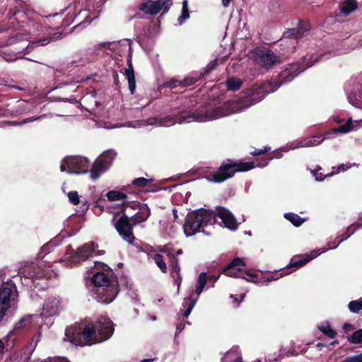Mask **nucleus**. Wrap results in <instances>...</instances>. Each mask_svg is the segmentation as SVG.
Returning a JSON list of instances; mask_svg holds the SVG:
<instances>
[{
	"instance_id": "f257e3e1",
	"label": "nucleus",
	"mask_w": 362,
	"mask_h": 362,
	"mask_svg": "<svg viewBox=\"0 0 362 362\" xmlns=\"http://www.w3.org/2000/svg\"><path fill=\"white\" fill-rule=\"evenodd\" d=\"M195 98H185L180 105L171 109V115L158 119L160 126L170 127L176 122L179 124L191 122H204L216 119L227 115L226 110L221 106L211 108L207 105H200L194 109L197 105Z\"/></svg>"
},
{
	"instance_id": "f03ea898",
	"label": "nucleus",
	"mask_w": 362,
	"mask_h": 362,
	"mask_svg": "<svg viewBox=\"0 0 362 362\" xmlns=\"http://www.w3.org/2000/svg\"><path fill=\"white\" fill-rule=\"evenodd\" d=\"M281 154L278 153L274 156L269 157L267 159H257L255 162H243L234 161L227 159L223 162L220 167L216 171L207 170L204 173V177L209 182L221 183L233 177L235 173L246 172L255 168V166L264 168L266 167L269 161L274 158H281Z\"/></svg>"
},
{
	"instance_id": "7ed1b4c3",
	"label": "nucleus",
	"mask_w": 362,
	"mask_h": 362,
	"mask_svg": "<svg viewBox=\"0 0 362 362\" xmlns=\"http://www.w3.org/2000/svg\"><path fill=\"white\" fill-rule=\"evenodd\" d=\"M93 297L99 303H112L119 293L118 282L112 270L96 272L93 278Z\"/></svg>"
},
{
	"instance_id": "20e7f679",
	"label": "nucleus",
	"mask_w": 362,
	"mask_h": 362,
	"mask_svg": "<svg viewBox=\"0 0 362 362\" xmlns=\"http://www.w3.org/2000/svg\"><path fill=\"white\" fill-rule=\"evenodd\" d=\"M216 223L215 212L209 209H199L189 213L183 226L187 237L192 236L198 232H204L203 228Z\"/></svg>"
},
{
	"instance_id": "39448f33",
	"label": "nucleus",
	"mask_w": 362,
	"mask_h": 362,
	"mask_svg": "<svg viewBox=\"0 0 362 362\" xmlns=\"http://www.w3.org/2000/svg\"><path fill=\"white\" fill-rule=\"evenodd\" d=\"M245 262L240 257H235L234 258L227 266H226L222 269V273L224 274L226 276H231V277H238V278H243L247 281H250L247 278H250L252 281L256 283V284H263V283H268L271 282L272 281L278 280L279 278L283 277L286 273H281V274H269L268 276H264L261 277L259 279H257V274L255 273H251L247 271H245L242 269H240L239 267H245Z\"/></svg>"
},
{
	"instance_id": "423d86ee",
	"label": "nucleus",
	"mask_w": 362,
	"mask_h": 362,
	"mask_svg": "<svg viewBox=\"0 0 362 362\" xmlns=\"http://www.w3.org/2000/svg\"><path fill=\"white\" fill-rule=\"evenodd\" d=\"M66 339L72 344L84 346L98 341L96 327L93 323L87 324L81 329L79 327H69L65 330Z\"/></svg>"
},
{
	"instance_id": "0eeeda50",
	"label": "nucleus",
	"mask_w": 362,
	"mask_h": 362,
	"mask_svg": "<svg viewBox=\"0 0 362 362\" xmlns=\"http://www.w3.org/2000/svg\"><path fill=\"white\" fill-rule=\"evenodd\" d=\"M18 296L16 286L11 279L2 284L0 288V322L7 310L10 308L11 302L14 301Z\"/></svg>"
},
{
	"instance_id": "6e6552de",
	"label": "nucleus",
	"mask_w": 362,
	"mask_h": 362,
	"mask_svg": "<svg viewBox=\"0 0 362 362\" xmlns=\"http://www.w3.org/2000/svg\"><path fill=\"white\" fill-rule=\"evenodd\" d=\"M313 64L314 62H308L307 64H304V63L300 62L288 64L279 74L276 80L274 82V88L276 90L282 84L291 81L300 72Z\"/></svg>"
},
{
	"instance_id": "1a4fd4ad",
	"label": "nucleus",
	"mask_w": 362,
	"mask_h": 362,
	"mask_svg": "<svg viewBox=\"0 0 362 362\" xmlns=\"http://www.w3.org/2000/svg\"><path fill=\"white\" fill-rule=\"evenodd\" d=\"M267 93L264 87L255 83L250 88L242 91L237 101L241 108L248 107L262 100Z\"/></svg>"
},
{
	"instance_id": "9d476101",
	"label": "nucleus",
	"mask_w": 362,
	"mask_h": 362,
	"mask_svg": "<svg viewBox=\"0 0 362 362\" xmlns=\"http://www.w3.org/2000/svg\"><path fill=\"white\" fill-rule=\"evenodd\" d=\"M89 160L83 156H74L64 158L60 165L62 172L67 171L69 173H86L88 172Z\"/></svg>"
},
{
	"instance_id": "9b49d317",
	"label": "nucleus",
	"mask_w": 362,
	"mask_h": 362,
	"mask_svg": "<svg viewBox=\"0 0 362 362\" xmlns=\"http://www.w3.org/2000/svg\"><path fill=\"white\" fill-rule=\"evenodd\" d=\"M253 53L255 62L265 70H269L275 64L281 63L280 57L267 47H257Z\"/></svg>"
},
{
	"instance_id": "f8f14e48",
	"label": "nucleus",
	"mask_w": 362,
	"mask_h": 362,
	"mask_svg": "<svg viewBox=\"0 0 362 362\" xmlns=\"http://www.w3.org/2000/svg\"><path fill=\"white\" fill-rule=\"evenodd\" d=\"M301 37H303V34L299 29L291 28L285 31L279 41L281 54L287 57L295 52L298 40Z\"/></svg>"
},
{
	"instance_id": "ddd939ff",
	"label": "nucleus",
	"mask_w": 362,
	"mask_h": 362,
	"mask_svg": "<svg viewBox=\"0 0 362 362\" xmlns=\"http://www.w3.org/2000/svg\"><path fill=\"white\" fill-rule=\"evenodd\" d=\"M98 247V244L93 241L85 243L83 245L78 247L74 254L70 256L66 262V266L73 267L79 265L81 262L92 257L93 253Z\"/></svg>"
},
{
	"instance_id": "4468645a",
	"label": "nucleus",
	"mask_w": 362,
	"mask_h": 362,
	"mask_svg": "<svg viewBox=\"0 0 362 362\" xmlns=\"http://www.w3.org/2000/svg\"><path fill=\"white\" fill-rule=\"evenodd\" d=\"M353 129V123L351 119H349L344 125L338 127L332 128L327 132L323 137L322 134H317L304 141L302 145L305 147L315 146L321 144L326 139H331L337 133H347Z\"/></svg>"
},
{
	"instance_id": "2eb2a0df",
	"label": "nucleus",
	"mask_w": 362,
	"mask_h": 362,
	"mask_svg": "<svg viewBox=\"0 0 362 362\" xmlns=\"http://www.w3.org/2000/svg\"><path fill=\"white\" fill-rule=\"evenodd\" d=\"M122 216L115 223V228L122 238L130 243H132L135 238L133 234V224L131 218L126 214L124 209H122Z\"/></svg>"
},
{
	"instance_id": "dca6fc26",
	"label": "nucleus",
	"mask_w": 362,
	"mask_h": 362,
	"mask_svg": "<svg viewBox=\"0 0 362 362\" xmlns=\"http://www.w3.org/2000/svg\"><path fill=\"white\" fill-rule=\"evenodd\" d=\"M94 325L96 327L98 341H104L110 339L113 334L114 323L107 316L101 315L98 317Z\"/></svg>"
},
{
	"instance_id": "f3484780",
	"label": "nucleus",
	"mask_w": 362,
	"mask_h": 362,
	"mask_svg": "<svg viewBox=\"0 0 362 362\" xmlns=\"http://www.w3.org/2000/svg\"><path fill=\"white\" fill-rule=\"evenodd\" d=\"M26 320L22 318L15 327V329L11 331L4 339L3 346L4 353L12 350L15 346H18L22 337L21 329L25 327V322Z\"/></svg>"
},
{
	"instance_id": "a211bd4d",
	"label": "nucleus",
	"mask_w": 362,
	"mask_h": 362,
	"mask_svg": "<svg viewBox=\"0 0 362 362\" xmlns=\"http://www.w3.org/2000/svg\"><path fill=\"white\" fill-rule=\"evenodd\" d=\"M130 207L133 209H138V211L131 217L134 225H137L146 221L151 215V211L147 204H140L136 202H124L123 208L124 210Z\"/></svg>"
},
{
	"instance_id": "6ab92c4d",
	"label": "nucleus",
	"mask_w": 362,
	"mask_h": 362,
	"mask_svg": "<svg viewBox=\"0 0 362 362\" xmlns=\"http://www.w3.org/2000/svg\"><path fill=\"white\" fill-rule=\"evenodd\" d=\"M168 0H157L156 1H147L139 6V9L146 14L155 15L158 13L163 8L164 12H167L168 8L165 7Z\"/></svg>"
},
{
	"instance_id": "aec40b11",
	"label": "nucleus",
	"mask_w": 362,
	"mask_h": 362,
	"mask_svg": "<svg viewBox=\"0 0 362 362\" xmlns=\"http://www.w3.org/2000/svg\"><path fill=\"white\" fill-rule=\"evenodd\" d=\"M216 217L218 216L221 219L224 226L230 230H236L238 228V223L235 216L232 213L227 209L218 206L216 209V213H215Z\"/></svg>"
},
{
	"instance_id": "412c9836",
	"label": "nucleus",
	"mask_w": 362,
	"mask_h": 362,
	"mask_svg": "<svg viewBox=\"0 0 362 362\" xmlns=\"http://www.w3.org/2000/svg\"><path fill=\"white\" fill-rule=\"evenodd\" d=\"M27 35L25 34L17 33L15 35L9 37L7 44L11 45L17 42H23V45L16 49L18 53L28 54L30 52L29 45L27 44V40L24 41V39H25Z\"/></svg>"
},
{
	"instance_id": "4be33fe9",
	"label": "nucleus",
	"mask_w": 362,
	"mask_h": 362,
	"mask_svg": "<svg viewBox=\"0 0 362 362\" xmlns=\"http://www.w3.org/2000/svg\"><path fill=\"white\" fill-rule=\"evenodd\" d=\"M153 179H146L144 177H138L134 179L132 185L138 188L141 187H147L146 191L147 192H157L160 189L158 185L156 184H153Z\"/></svg>"
},
{
	"instance_id": "5701e85b",
	"label": "nucleus",
	"mask_w": 362,
	"mask_h": 362,
	"mask_svg": "<svg viewBox=\"0 0 362 362\" xmlns=\"http://www.w3.org/2000/svg\"><path fill=\"white\" fill-rule=\"evenodd\" d=\"M361 227H362V223H354V224H351V226H349L347 228L346 233H343L340 236H338L336 238V240L332 243V245L329 246V248H331V249L336 248L341 242L348 239L351 235H353L357 228H359Z\"/></svg>"
},
{
	"instance_id": "b1692460",
	"label": "nucleus",
	"mask_w": 362,
	"mask_h": 362,
	"mask_svg": "<svg viewBox=\"0 0 362 362\" xmlns=\"http://www.w3.org/2000/svg\"><path fill=\"white\" fill-rule=\"evenodd\" d=\"M317 252H315V254L312 255H308L306 257H293V258H291L289 264L286 266V269H289L291 268H294V270H296V269L300 268L305 265L313 258L317 257Z\"/></svg>"
},
{
	"instance_id": "393cba45",
	"label": "nucleus",
	"mask_w": 362,
	"mask_h": 362,
	"mask_svg": "<svg viewBox=\"0 0 362 362\" xmlns=\"http://www.w3.org/2000/svg\"><path fill=\"white\" fill-rule=\"evenodd\" d=\"M128 68L125 69L124 75L128 81L129 89L131 94H134L136 90V80L135 74L132 63V59H129L127 61Z\"/></svg>"
},
{
	"instance_id": "a878e982",
	"label": "nucleus",
	"mask_w": 362,
	"mask_h": 362,
	"mask_svg": "<svg viewBox=\"0 0 362 362\" xmlns=\"http://www.w3.org/2000/svg\"><path fill=\"white\" fill-rule=\"evenodd\" d=\"M108 168L103 165L101 161L96 159L92 165L91 168L88 170L90 178L93 180H97L103 173Z\"/></svg>"
},
{
	"instance_id": "bb28decb",
	"label": "nucleus",
	"mask_w": 362,
	"mask_h": 362,
	"mask_svg": "<svg viewBox=\"0 0 362 362\" xmlns=\"http://www.w3.org/2000/svg\"><path fill=\"white\" fill-rule=\"evenodd\" d=\"M117 153L113 151H107L103 152L97 159L101 161L107 168L112 165L113 160L115 159Z\"/></svg>"
},
{
	"instance_id": "cd10ccee",
	"label": "nucleus",
	"mask_w": 362,
	"mask_h": 362,
	"mask_svg": "<svg viewBox=\"0 0 362 362\" xmlns=\"http://www.w3.org/2000/svg\"><path fill=\"white\" fill-rule=\"evenodd\" d=\"M106 197L109 201H117V200H122V209H123V203L124 202H127L126 199L127 198V196L126 194L116 191V190H112L108 192L106 194Z\"/></svg>"
},
{
	"instance_id": "c85d7f7f",
	"label": "nucleus",
	"mask_w": 362,
	"mask_h": 362,
	"mask_svg": "<svg viewBox=\"0 0 362 362\" xmlns=\"http://www.w3.org/2000/svg\"><path fill=\"white\" fill-rule=\"evenodd\" d=\"M321 169H322L321 167H317V169L312 170V173L315 177V180L317 181H322L325 180V178L326 177H331V176L339 173L340 171H341V170L344 171L345 170L344 165H341L340 166L338 167L337 172L332 171L330 173L327 174V175H324L322 173L317 172L318 170H320Z\"/></svg>"
},
{
	"instance_id": "c756f323",
	"label": "nucleus",
	"mask_w": 362,
	"mask_h": 362,
	"mask_svg": "<svg viewBox=\"0 0 362 362\" xmlns=\"http://www.w3.org/2000/svg\"><path fill=\"white\" fill-rule=\"evenodd\" d=\"M202 78V73L193 74L192 75L188 76L182 81V87H187L189 86H192L194 83H196L198 81L201 80Z\"/></svg>"
},
{
	"instance_id": "7c9ffc66",
	"label": "nucleus",
	"mask_w": 362,
	"mask_h": 362,
	"mask_svg": "<svg viewBox=\"0 0 362 362\" xmlns=\"http://www.w3.org/2000/svg\"><path fill=\"white\" fill-rule=\"evenodd\" d=\"M284 218L290 221L296 227L301 226L302 223L305 221L304 218L294 213H286L284 214Z\"/></svg>"
},
{
	"instance_id": "2f4dec72",
	"label": "nucleus",
	"mask_w": 362,
	"mask_h": 362,
	"mask_svg": "<svg viewBox=\"0 0 362 362\" xmlns=\"http://www.w3.org/2000/svg\"><path fill=\"white\" fill-rule=\"evenodd\" d=\"M226 83L228 90L233 91L239 90L243 85L242 81L235 77L228 78Z\"/></svg>"
},
{
	"instance_id": "473e14b6",
	"label": "nucleus",
	"mask_w": 362,
	"mask_h": 362,
	"mask_svg": "<svg viewBox=\"0 0 362 362\" xmlns=\"http://www.w3.org/2000/svg\"><path fill=\"white\" fill-rule=\"evenodd\" d=\"M207 281V275L205 272H202L198 277L195 293L197 296L201 294L205 287Z\"/></svg>"
},
{
	"instance_id": "72a5a7b5",
	"label": "nucleus",
	"mask_w": 362,
	"mask_h": 362,
	"mask_svg": "<svg viewBox=\"0 0 362 362\" xmlns=\"http://www.w3.org/2000/svg\"><path fill=\"white\" fill-rule=\"evenodd\" d=\"M222 362H243L242 358L236 351L230 350L221 360Z\"/></svg>"
},
{
	"instance_id": "f704fd0d",
	"label": "nucleus",
	"mask_w": 362,
	"mask_h": 362,
	"mask_svg": "<svg viewBox=\"0 0 362 362\" xmlns=\"http://www.w3.org/2000/svg\"><path fill=\"white\" fill-rule=\"evenodd\" d=\"M182 12L181 15L177 18V22L182 25L187 19L189 18V11L188 8L187 0H184L182 3Z\"/></svg>"
},
{
	"instance_id": "c9c22d12",
	"label": "nucleus",
	"mask_w": 362,
	"mask_h": 362,
	"mask_svg": "<svg viewBox=\"0 0 362 362\" xmlns=\"http://www.w3.org/2000/svg\"><path fill=\"white\" fill-rule=\"evenodd\" d=\"M357 8V4L355 0H346L341 6V11L345 14H349Z\"/></svg>"
},
{
	"instance_id": "e433bc0d",
	"label": "nucleus",
	"mask_w": 362,
	"mask_h": 362,
	"mask_svg": "<svg viewBox=\"0 0 362 362\" xmlns=\"http://www.w3.org/2000/svg\"><path fill=\"white\" fill-rule=\"evenodd\" d=\"M153 260L160 271L163 273L166 274L168 272V268L164 261L163 256L160 254L156 253L153 256Z\"/></svg>"
},
{
	"instance_id": "4c0bfd02",
	"label": "nucleus",
	"mask_w": 362,
	"mask_h": 362,
	"mask_svg": "<svg viewBox=\"0 0 362 362\" xmlns=\"http://www.w3.org/2000/svg\"><path fill=\"white\" fill-rule=\"evenodd\" d=\"M170 276L173 279L175 284L177 286V290L179 291L182 282L180 267L170 268Z\"/></svg>"
},
{
	"instance_id": "58836bf2",
	"label": "nucleus",
	"mask_w": 362,
	"mask_h": 362,
	"mask_svg": "<svg viewBox=\"0 0 362 362\" xmlns=\"http://www.w3.org/2000/svg\"><path fill=\"white\" fill-rule=\"evenodd\" d=\"M347 340L354 344L362 343V329L355 331L353 334L348 336Z\"/></svg>"
},
{
	"instance_id": "ea45409f",
	"label": "nucleus",
	"mask_w": 362,
	"mask_h": 362,
	"mask_svg": "<svg viewBox=\"0 0 362 362\" xmlns=\"http://www.w3.org/2000/svg\"><path fill=\"white\" fill-rule=\"evenodd\" d=\"M318 328L320 332L329 337L330 339H334L337 336V332L332 329L328 323L325 325L320 326Z\"/></svg>"
},
{
	"instance_id": "a19ab883",
	"label": "nucleus",
	"mask_w": 362,
	"mask_h": 362,
	"mask_svg": "<svg viewBox=\"0 0 362 362\" xmlns=\"http://www.w3.org/2000/svg\"><path fill=\"white\" fill-rule=\"evenodd\" d=\"M348 306L351 312L358 313L362 309V298L349 302Z\"/></svg>"
},
{
	"instance_id": "79ce46f5",
	"label": "nucleus",
	"mask_w": 362,
	"mask_h": 362,
	"mask_svg": "<svg viewBox=\"0 0 362 362\" xmlns=\"http://www.w3.org/2000/svg\"><path fill=\"white\" fill-rule=\"evenodd\" d=\"M28 358L29 357L26 354L15 353L7 360V362H27Z\"/></svg>"
},
{
	"instance_id": "37998d69",
	"label": "nucleus",
	"mask_w": 362,
	"mask_h": 362,
	"mask_svg": "<svg viewBox=\"0 0 362 362\" xmlns=\"http://www.w3.org/2000/svg\"><path fill=\"white\" fill-rule=\"evenodd\" d=\"M62 35V34L61 33H57L54 34V37H49L38 40L35 41L33 44H37L38 45H40V46H45V45H47L51 40H54L60 38Z\"/></svg>"
},
{
	"instance_id": "c03bdc74",
	"label": "nucleus",
	"mask_w": 362,
	"mask_h": 362,
	"mask_svg": "<svg viewBox=\"0 0 362 362\" xmlns=\"http://www.w3.org/2000/svg\"><path fill=\"white\" fill-rule=\"evenodd\" d=\"M69 202L74 205H78L80 202L79 196L76 191H71L68 193Z\"/></svg>"
},
{
	"instance_id": "a18cd8bd",
	"label": "nucleus",
	"mask_w": 362,
	"mask_h": 362,
	"mask_svg": "<svg viewBox=\"0 0 362 362\" xmlns=\"http://www.w3.org/2000/svg\"><path fill=\"white\" fill-rule=\"evenodd\" d=\"M163 86L165 88H176L178 86L182 87V81L172 78V79L165 82Z\"/></svg>"
},
{
	"instance_id": "49530a36",
	"label": "nucleus",
	"mask_w": 362,
	"mask_h": 362,
	"mask_svg": "<svg viewBox=\"0 0 362 362\" xmlns=\"http://www.w3.org/2000/svg\"><path fill=\"white\" fill-rule=\"evenodd\" d=\"M295 29H299L300 33L303 34V37L304 36L305 33H308L310 28L311 25L308 22H301L299 23V26L298 28H294Z\"/></svg>"
},
{
	"instance_id": "de8ad7c7",
	"label": "nucleus",
	"mask_w": 362,
	"mask_h": 362,
	"mask_svg": "<svg viewBox=\"0 0 362 362\" xmlns=\"http://www.w3.org/2000/svg\"><path fill=\"white\" fill-rule=\"evenodd\" d=\"M270 151L271 148L269 146H264L262 149H255L253 151L250 152V154L254 156H261L269 153Z\"/></svg>"
},
{
	"instance_id": "09e8293b",
	"label": "nucleus",
	"mask_w": 362,
	"mask_h": 362,
	"mask_svg": "<svg viewBox=\"0 0 362 362\" xmlns=\"http://www.w3.org/2000/svg\"><path fill=\"white\" fill-rule=\"evenodd\" d=\"M341 362H362V353L359 355L348 356Z\"/></svg>"
},
{
	"instance_id": "8fccbe9b",
	"label": "nucleus",
	"mask_w": 362,
	"mask_h": 362,
	"mask_svg": "<svg viewBox=\"0 0 362 362\" xmlns=\"http://www.w3.org/2000/svg\"><path fill=\"white\" fill-rule=\"evenodd\" d=\"M196 299H192L188 305L187 308L185 310V311L183 313V317L185 318H187L189 315L190 313L192 312L195 303H196Z\"/></svg>"
},
{
	"instance_id": "3c124183",
	"label": "nucleus",
	"mask_w": 362,
	"mask_h": 362,
	"mask_svg": "<svg viewBox=\"0 0 362 362\" xmlns=\"http://www.w3.org/2000/svg\"><path fill=\"white\" fill-rule=\"evenodd\" d=\"M217 64H218V63H217L216 60H214V61L211 62L210 63H209L208 65L206 66V69H205L204 72L202 73L203 76L204 75L209 74L212 70L215 69V68L216 67Z\"/></svg>"
},
{
	"instance_id": "603ef678",
	"label": "nucleus",
	"mask_w": 362,
	"mask_h": 362,
	"mask_svg": "<svg viewBox=\"0 0 362 362\" xmlns=\"http://www.w3.org/2000/svg\"><path fill=\"white\" fill-rule=\"evenodd\" d=\"M43 362H70L68 359L63 357L49 358Z\"/></svg>"
},
{
	"instance_id": "864d4df0",
	"label": "nucleus",
	"mask_w": 362,
	"mask_h": 362,
	"mask_svg": "<svg viewBox=\"0 0 362 362\" xmlns=\"http://www.w3.org/2000/svg\"><path fill=\"white\" fill-rule=\"evenodd\" d=\"M170 268L180 267V264H179V259L177 258V257H173L172 259H170Z\"/></svg>"
},
{
	"instance_id": "5fc2aeb1",
	"label": "nucleus",
	"mask_w": 362,
	"mask_h": 362,
	"mask_svg": "<svg viewBox=\"0 0 362 362\" xmlns=\"http://www.w3.org/2000/svg\"><path fill=\"white\" fill-rule=\"evenodd\" d=\"M240 298L238 299L237 297L234 296L233 295L230 294V298H233V301L235 303L236 306H238L240 303L243 300V298L245 297V293H242L240 296Z\"/></svg>"
},
{
	"instance_id": "6e6d98bb",
	"label": "nucleus",
	"mask_w": 362,
	"mask_h": 362,
	"mask_svg": "<svg viewBox=\"0 0 362 362\" xmlns=\"http://www.w3.org/2000/svg\"><path fill=\"white\" fill-rule=\"evenodd\" d=\"M184 328H185V324L183 323V322L182 320H180L177 324L175 336L178 335L184 329Z\"/></svg>"
},
{
	"instance_id": "4d7b16f0",
	"label": "nucleus",
	"mask_w": 362,
	"mask_h": 362,
	"mask_svg": "<svg viewBox=\"0 0 362 362\" xmlns=\"http://www.w3.org/2000/svg\"><path fill=\"white\" fill-rule=\"evenodd\" d=\"M112 78L115 86L118 88H119V75L116 71L112 72Z\"/></svg>"
},
{
	"instance_id": "13d9d810",
	"label": "nucleus",
	"mask_w": 362,
	"mask_h": 362,
	"mask_svg": "<svg viewBox=\"0 0 362 362\" xmlns=\"http://www.w3.org/2000/svg\"><path fill=\"white\" fill-rule=\"evenodd\" d=\"M105 199L103 198V197H100L99 199H98L95 202V207H98V208H100V209H103L104 207L103 205H102V202H105Z\"/></svg>"
},
{
	"instance_id": "bf43d9fd",
	"label": "nucleus",
	"mask_w": 362,
	"mask_h": 362,
	"mask_svg": "<svg viewBox=\"0 0 362 362\" xmlns=\"http://www.w3.org/2000/svg\"><path fill=\"white\" fill-rule=\"evenodd\" d=\"M343 329L345 332H348L354 329V326L349 323H345L343 325Z\"/></svg>"
},
{
	"instance_id": "052dcab7",
	"label": "nucleus",
	"mask_w": 362,
	"mask_h": 362,
	"mask_svg": "<svg viewBox=\"0 0 362 362\" xmlns=\"http://www.w3.org/2000/svg\"><path fill=\"white\" fill-rule=\"evenodd\" d=\"M219 276H220V273L218 274L217 275H215V274L209 275V276H207V280L212 281L214 283L215 281H216L218 279Z\"/></svg>"
},
{
	"instance_id": "680f3d73",
	"label": "nucleus",
	"mask_w": 362,
	"mask_h": 362,
	"mask_svg": "<svg viewBox=\"0 0 362 362\" xmlns=\"http://www.w3.org/2000/svg\"><path fill=\"white\" fill-rule=\"evenodd\" d=\"M90 23V21H84L83 22H81V23L75 25L74 28H73V30H76L77 28H80V27H86L88 24Z\"/></svg>"
},
{
	"instance_id": "e2e57ef3",
	"label": "nucleus",
	"mask_w": 362,
	"mask_h": 362,
	"mask_svg": "<svg viewBox=\"0 0 362 362\" xmlns=\"http://www.w3.org/2000/svg\"><path fill=\"white\" fill-rule=\"evenodd\" d=\"M165 254L167 255L170 259H172L173 257H176L172 248H170V250Z\"/></svg>"
},
{
	"instance_id": "0e129e2a",
	"label": "nucleus",
	"mask_w": 362,
	"mask_h": 362,
	"mask_svg": "<svg viewBox=\"0 0 362 362\" xmlns=\"http://www.w3.org/2000/svg\"><path fill=\"white\" fill-rule=\"evenodd\" d=\"M169 250L170 247H167L166 245H164L159 249V251L163 253H166Z\"/></svg>"
},
{
	"instance_id": "69168bd1",
	"label": "nucleus",
	"mask_w": 362,
	"mask_h": 362,
	"mask_svg": "<svg viewBox=\"0 0 362 362\" xmlns=\"http://www.w3.org/2000/svg\"><path fill=\"white\" fill-rule=\"evenodd\" d=\"M232 0H222V4L224 7H228Z\"/></svg>"
},
{
	"instance_id": "338daca9",
	"label": "nucleus",
	"mask_w": 362,
	"mask_h": 362,
	"mask_svg": "<svg viewBox=\"0 0 362 362\" xmlns=\"http://www.w3.org/2000/svg\"><path fill=\"white\" fill-rule=\"evenodd\" d=\"M4 346H3V341L0 339V354H4Z\"/></svg>"
},
{
	"instance_id": "774afa93",
	"label": "nucleus",
	"mask_w": 362,
	"mask_h": 362,
	"mask_svg": "<svg viewBox=\"0 0 362 362\" xmlns=\"http://www.w3.org/2000/svg\"><path fill=\"white\" fill-rule=\"evenodd\" d=\"M183 253V250L182 249H178L176 252L175 253V256L180 255Z\"/></svg>"
}]
</instances>
